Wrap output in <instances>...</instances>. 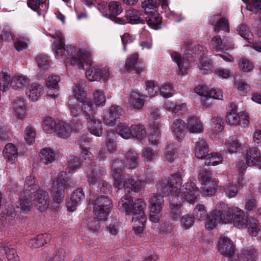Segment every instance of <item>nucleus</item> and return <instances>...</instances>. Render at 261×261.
<instances>
[{"instance_id": "54", "label": "nucleus", "mask_w": 261, "mask_h": 261, "mask_svg": "<svg viewBox=\"0 0 261 261\" xmlns=\"http://www.w3.org/2000/svg\"><path fill=\"white\" fill-rule=\"evenodd\" d=\"M36 135L35 128L31 125L28 126L25 129L24 135V138L26 142L29 145L34 143Z\"/></svg>"}, {"instance_id": "48", "label": "nucleus", "mask_w": 261, "mask_h": 261, "mask_svg": "<svg viewBox=\"0 0 261 261\" xmlns=\"http://www.w3.org/2000/svg\"><path fill=\"white\" fill-rule=\"evenodd\" d=\"M205 164L208 166H216L222 161V156L218 153H211L205 157Z\"/></svg>"}, {"instance_id": "21", "label": "nucleus", "mask_w": 261, "mask_h": 261, "mask_svg": "<svg viewBox=\"0 0 261 261\" xmlns=\"http://www.w3.org/2000/svg\"><path fill=\"white\" fill-rule=\"evenodd\" d=\"M211 47L217 51H224L229 50L233 48V44L231 39H225L222 40L221 38L216 36L214 37L211 40Z\"/></svg>"}, {"instance_id": "59", "label": "nucleus", "mask_w": 261, "mask_h": 261, "mask_svg": "<svg viewBox=\"0 0 261 261\" xmlns=\"http://www.w3.org/2000/svg\"><path fill=\"white\" fill-rule=\"evenodd\" d=\"M145 90L148 96L153 97L157 94L159 88L154 81H150L146 82Z\"/></svg>"}, {"instance_id": "42", "label": "nucleus", "mask_w": 261, "mask_h": 261, "mask_svg": "<svg viewBox=\"0 0 261 261\" xmlns=\"http://www.w3.org/2000/svg\"><path fill=\"white\" fill-rule=\"evenodd\" d=\"M116 131L123 139L132 138V125L129 127L126 124L120 123L117 125Z\"/></svg>"}, {"instance_id": "7", "label": "nucleus", "mask_w": 261, "mask_h": 261, "mask_svg": "<svg viewBox=\"0 0 261 261\" xmlns=\"http://www.w3.org/2000/svg\"><path fill=\"white\" fill-rule=\"evenodd\" d=\"M161 3L164 8L167 6V0H143L141 7L143 9L148 25L154 30L162 28V18L158 12V7Z\"/></svg>"}, {"instance_id": "2", "label": "nucleus", "mask_w": 261, "mask_h": 261, "mask_svg": "<svg viewBox=\"0 0 261 261\" xmlns=\"http://www.w3.org/2000/svg\"><path fill=\"white\" fill-rule=\"evenodd\" d=\"M250 220L243 210L237 206L226 208L225 204L221 202L217 203L216 210L207 216L206 227L212 229L221 223H231L239 229L244 228Z\"/></svg>"}, {"instance_id": "45", "label": "nucleus", "mask_w": 261, "mask_h": 261, "mask_svg": "<svg viewBox=\"0 0 261 261\" xmlns=\"http://www.w3.org/2000/svg\"><path fill=\"white\" fill-rule=\"evenodd\" d=\"M58 123L52 118L46 117L44 118L42 123L43 130L47 134H51L56 132Z\"/></svg>"}, {"instance_id": "64", "label": "nucleus", "mask_w": 261, "mask_h": 261, "mask_svg": "<svg viewBox=\"0 0 261 261\" xmlns=\"http://www.w3.org/2000/svg\"><path fill=\"white\" fill-rule=\"evenodd\" d=\"M160 94L165 98H169L172 96L173 88L170 83H164L160 87Z\"/></svg>"}, {"instance_id": "38", "label": "nucleus", "mask_w": 261, "mask_h": 261, "mask_svg": "<svg viewBox=\"0 0 261 261\" xmlns=\"http://www.w3.org/2000/svg\"><path fill=\"white\" fill-rule=\"evenodd\" d=\"M125 17L126 18V22L131 24L143 23V20L141 17V14L137 10L129 9Z\"/></svg>"}, {"instance_id": "56", "label": "nucleus", "mask_w": 261, "mask_h": 261, "mask_svg": "<svg viewBox=\"0 0 261 261\" xmlns=\"http://www.w3.org/2000/svg\"><path fill=\"white\" fill-rule=\"evenodd\" d=\"M239 69L244 72H251L254 67L253 63L246 58H242L240 60L238 64Z\"/></svg>"}, {"instance_id": "37", "label": "nucleus", "mask_w": 261, "mask_h": 261, "mask_svg": "<svg viewBox=\"0 0 261 261\" xmlns=\"http://www.w3.org/2000/svg\"><path fill=\"white\" fill-rule=\"evenodd\" d=\"M13 115L19 119H22L26 112V108L21 99L16 100L13 103Z\"/></svg>"}, {"instance_id": "12", "label": "nucleus", "mask_w": 261, "mask_h": 261, "mask_svg": "<svg viewBox=\"0 0 261 261\" xmlns=\"http://www.w3.org/2000/svg\"><path fill=\"white\" fill-rule=\"evenodd\" d=\"M2 82L3 83V90H5L8 88L11 83L12 88L15 90L20 89L26 86L28 83V79L22 74H15L10 79V75L7 72L2 71Z\"/></svg>"}, {"instance_id": "26", "label": "nucleus", "mask_w": 261, "mask_h": 261, "mask_svg": "<svg viewBox=\"0 0 261 261\" xmlns=\"http://www.w3.org/2000/svg\"><path fill=\"white\" fill-rule=\"evenodd\" d=\"M239 177L236 184L229 182L224 187L225 194L229 198L235 197L238 192V188H242L245 184V181L242 176H241L240 172H239Z\"/></svg>"}, {"instance_id": "33", "label": "nucleus", "mask_w": 261, "mask_h": 261, "mask_svg": "<svg viewBox=\"0 0 261 261\" xmlns=\"http://www.w3.org/2000/svg\"><path fill=\"white\" fill-rule=\"evenodd\" d=\"M57 156L55 150L49 147L42 149L39 155L41 162L45 164L53 163L56 159Z\"/></svg>"}, {"instance_id": "18", "label": "nucleus", "mask_w": 261, "mask_h": 261, "mask_svg": "<svg viewBox=\"0 0 261 261\" xmlns=\"http://www.w3.org/2000/svg\"><path fill=\"white\" fill-rule=\"evenodd\" d=\"M122 111L118 106H112L103 112V120L107 125L113 126L119 118Z\"/></svg>"}, {"instance_id": "32", "label": "nucleus", "mask_w": 261, "mask_h": 261, "mask_svg": "<svg viewBox=\"0 0 261 261\" xmlns=\"http://www.w3.org/2000/svg\"><path fill=\"white\" fill-rule=\"evenodd\" d=\"M3 154L4 158L7 160L8 162L10 163H13L17 159V149L14 144L8 143L6 145L3 150Z\"/></svg>"}, {"instance_id": "11", "label": "nucleus", "mask_w": 261, "mask_h": 261, "mask_svg": "<svg viewBox=\"0 0 261 261\" xmlns=\"http://www.w3.org/2000/svg\"><path fill=\"white\" fill-rule=\"evenodd\" d=\"M106 97L105 93L101 90H95L93 93L92 99H87L82 105V111L96 113L98 107L105 106Z\"/></svg>"}, {"instance_id": "10", "label": "nucleus", "mask_w": 261, "mask_h": 261, "mask_svg": "<svg viewBox=\"0 0 261 261\" xmlns=\"http://www.w3.org/2000/svg\"><path fill=\"white\" fill-rule=\"evenodd\" d=\"M112 208V203L109 196H97L93 203L95 215L99 220L105 221Z\"/></svg>"}, {"instance_id": "4", "label": "nucleus", "mask_w": 261, "mask_h": 261, "mask_svg": "<svg viewBox=\"0 0 261 261\" xmlns=\"http://www.w3.org/2000/svg\"><path fill=\"white\" fill-rule=\"evenodd\" d=\"M146 207L144 200L137 199L134 201L133 198L128 195L122 196L118 202V207L121 211L126 215H132L133 229L137 234L144 231L146 221Z\"/></svg>"}, {"instance_id": "58", "label": "nucleus", "mask_w": 261, "mask_h": 261, "mask_svg": "<svg viewBox=\"0 0 261 261\" xmlns=\"http://www.w3.org/2000/svg\"><path fill=\"white\" fill-rule=\"evenodd\" d=\"M247 225L248 226V232L251 236L256 237L258 234L260 228L257 220L253 219H250Z\"/></svg>"}, {"instance_id": "36", "label": "nucleus", "mask_w": 261, "mask_h": 261, "mask_svg": "<svg viewBox=\"0 0 261 261\" xmlns=\"http://www.w3.org/2000/svg\"><path fill=\"white\" fill-rule=\"evenodd\" d=\"M139 163L138 153L133 150H128L126 154L125 165L128 168H135Z\"/></svg>"}, {"instance_id": "40", "label": "nucleus", "mask_w": 261, "mask_h": 261, "mask_svg": "<svg viewBox=\"0 0 261 261\" xmlns=\"http://www.w3.org/2000/svg\"><path fill=\"white\" fill-rule=\"evenodd\" d=\"M132 138L142 140L146 137L147 133L145 127L141 124L132 125Z\"/></svg>"}, {"instance_id": "30", "label": "nucleus", "mask_w": 261, "mask_h": 261, "mask_svg": "<svg viewBox=\"0 0 261 261\" xmlns=\"http://www.w3.org/2000/svg\"><path fill=\"white\" fill-rule=\"evenodd\" d=\"M50 235L48 233L39 234L31 239L29 241L28 245L32 249H37L44 246L50 241Z\"/></svg>"}, {"instance_id": "24", "label": "nucleus", "mask_w": 261, "mask_h": 261, "mask_svg": "<svg viewBox=\"0 0 261 261\" xmlns=\"http://www.w3.org/2000/svg\"><path fill=\"white\" fill-rule=\"evenodd\" d=\"M159 184V182L156 186V189H158ZM157 193L156 194H152L151 195L148 207L150 211L161 212L164 205L163 196L166 195L159 193L158 189H157Z\"/></svg>"}, {"instance_id": "39", "label": "nucleus", "mask_w": 261, "mask_h": 261, "mask_svg": "<svg viewBox=\"0 0 261 261\" xmlns=\"http://www.w3.org/2000/svg\"><path fill=\"white\" fill-rule=\"evenodd\" d=\"M85 85L83 82L76 83L73 86V93L75 98L82 103V105L87 99L84 90Z\"/></svg>"}, {"instance_id": "19", "label": "nucleus", "mask_w": 261, "mask_h": 261, "mask_svg": "<svg viewBox=\"0 0 261 261\" xmlns=\"http://www.w3.org/2000/svg\"><path fill=\"white\" fill-rule=\"evenodd\" d=\"M126 70L130 73H140L143 71L144 65L139 62V55L134 53L127 58L125 64Z\"/></svg>"}, {"instance_id": "34", "label": "nucleus", "mask_w": 261, "mask_h": 261, "mask_svg": "<svg viewBox=\"0 0 261 261\" xmlns=\"http://www.w3.org/2000/svg\"><path fill=\"white\" fill-rule=\"evenodd\" d=\"M194 151L195 156L197 158L204 159L208 154V148L206 143L202 140L198 141L195 143Z\"/></svg>"}, {"instance_id": "5", "label": "nucleus", "mask_w": 261, "mask_h": 261, "mask_svg": "<svg viewBox=\"0 0 261 261\" xmlns=\"http://www.w3.org/2000/svg\"><path fill=\"white\" fill-rule=\"evenodd\" d=\"M123 163L119 161L114 162L112 164V175L114 178L115 187L118 189L123 187L127 193L131 191L139 192L144 187L146 182L142 180H135L131 178H127L124 180L122 169Z\"/></svg>"}, {"instance_id": "28", "label": "nucleus", "mask_w": 261, "mask_h": 261, "mask_svg": "<svg viewBox=\"0 0 261 261\" xmlns=\"http://www.w3.org/2000/svg\"><path fill=\"white\" fill-rule=\"evenodd\" d=\"M85 195L83 190L78 189L72 195L70 200L67 202V210L69 212L74 211L77 206L81 204V201L84 198Z\"/></svg>"}, {"instance_id": "17", "label": "nucleus", "mask_w": 261, "mask_h": 261, "mask_svg": "<svg viewBox=\"0 0 261 261\" xmlns=\"http://www.w3.org/2000/svg\"><path fill=\"white\" fill-rule=\"evenodd\" d=\"M219 251L223 255L232 257L231 261H241L240 257H232L234 253V247L232 242L226 237H222L219 242Z\"/></svg>"}, {"instance_id": "22", "label": "nucleus", "mask_w": 261, "mask_h": 261, "mask_svg": "<svg viewBox=\"0 0 261 261\" xmlns=\"http://www.w3.org/2000/svg\"><path fill=\"white\" fill-rule=\"evenodd\" d=\"M185 122L181 119H176L174 120L170 126L173 136L178 141H181L185 137L186 130Z\"/></svg>"}, {"instance_id": "3", "label": "nucleus", "mask_w": 261, "mask_h": 261, "mask_svg": "<svg viewBox=\"0 0 261 261\" xmlns=\"http://www.w3.org/2000/svg\"><path fill=\"white\" fill-rule=\"evenodd\" d=\"M49 36L56 40L54 47L56 58L64 63H69L76 65L79 68H84V63H90L91 50L88 47H83L76 51L73 46L65 47L64 37L63 34L59 31Z\"/></svg>"}, {"instance_id": "29", "label": "nucleus", "mask_w": 261, "mask_h": 261, "mask_svg": "<svg viewBox=\"0 0 261 261\" xmlns=\"http://www.w3.org/2000/svg\"><path fill=\"white\" fill-rule=\"evenodd\" d=\"M164 108L168 111L176 116L186 114L188 111L187 106L185 103L175 104L173 102L168 101L164 104Z\"/></svg>"}, {"instance_id": "55", "label": "nucleus", "mask_w": 261, "mask_h": 261, "mask_svg": "<svg viewBox=\"0 0 261 261\" xmlns=\"http://www.w3.org/2000/svg\"><path fill=\"white\" fill-rule=\"evenodd\" d=\"M38 187L36 185V180L33 175L27 176L24 185V189L29 192H33L37 190Z\"/></svg>"}, {"instance_id": "52", "label": "nucleus", "mask_w": 261, "mask_h": 261, "mask_svg": "<svg viewBox=\"0 0 261 261\" xmlns=\"http://www.w3.org/2000/svg\"><path fill=\"white\" fill-rule=\"evenodd\" d=\"M194 219L202 220L207 215V211L204 206L202 204H197L193 210Z\"/></svg>"}, {"instance_id": "35", "label": "nucleus", "mask_w": 261, "mask_h": 261, "mask_svg": "<svg viewBox=\"0 0 261 261\" xmlns=\"http://www.w3.org/2000/svg\"><path fill=\"white\" fill-rule=\"evenodd\" d=\"M55 133L60 138L63 139L67 138L71 133V128L69 126V123H66L63 121H59L57 125Z\"/></svg>"}, {"instance_id": "47", "label": "nucleus", "mask_w": 261, "mask_h": 261, "mask_svg": "<svg viewBox=\"0 0 261 261\" xmlns=\"http://www.w3.org/2000/svg\"><path fill=\"white\" fill-rule=\"evenodd\" d=\"M194 223V217L190 214H185L180 218V226L184 230L189 229Z\"/></svg>"}, {"instance_id": "46", "label": "nucleus", "mask_w": 261, "mask_h": 261, "mask_svg": "<svg viewBox=\"0 0 261 261\" xmlns=\"http://www.w3.org/2000/svg\"><path fill=\"white\" fill-rule=\"evenodd\" d=\"M226 146L229 153H233L237 151L241 144L237 137L231 136L226 141Z\"/></svg>"}, {"instance_id": "23", "label": "nucleus", "mask_w": 261, "mask_h": 261, "mask_svg": "<svg viewBox=\"0 0 261 261\" xmlns=\"http://www.w3.org/2000/svg\"><path fill=\"white\" fill-rule=\"evenodd\" d=\"M194 91L196 94L201 96L202 98L210 96L215 99H222V92L220 89H209L206 86L198 85L195 87Z\"/></svg>"}, {"instance_id": "25", "label": "nucleus", "mask_w": 261, "mask_h": 261, "mask_svg": "<svg viewBox=\"0 0 261 261\" xmlns=\"http://www.w3.org/2000/svg\"><path fill=\"white\" fill-rule=\"evenodd\" d=\"M186 124L187 130L190 134H200L203 132V123L197 117H189Z\"/></svg>"}, {"instance_id": "51", "label": "nucleus", "mask_w": 261, "mask_h": 261, "mask_svg": "<svg viewBox=\"0 0 261 261\" xmlns=\"http://www.w3.org/2000/svg\"><path fill=\"white\" fill-rule=\"evenodd\" d=\"M158 154L156 150L149 147L143 149L142 151V158L145 162H151L154 160Z\"/></svg>"}, {"instance_id": "9", "label": "nucleus", "mask_w": 261, "mask_h": 261, "mask_svg": "<svg viewBox=\"0 0 261 261\" xmlns=\"http://www.w3.org/2000/svg\"><path fill=\"white\" fill-rule=\"evenodd\" d=\"M246 162L243 161H239L236 163V168L238 172H240L241 176L244 175L246 170L247 165L249 166H256L261 168V153L256 148H250L247 151L246 156Z\"/></svg>"}, {"instance_id": "60", "label": "nucleus", "mask_w": 261, "mask_h": 261, "mask_svg": "<svg viewBox=\"0 0 261 261\" xmlns=\"http://www.w3.org/2000/svg\"><path fill=\"white\" fill-rule=\"evenodd\" d=\"M226 122L230 125H237L239 122V113L235 109H231L227 113Z\"/></svg>"}, {"instance_id": "41", "label": "nucleus", "mask_w": 261, "mask_h": 261, "mask_svg": "<svg viewBox=\"0 0 261 261\" xmlns=\"http://www.w3.org/2000/svg\"><path fill=\"white\" fill-rule=\"evenodd\" d=\"M42 92L41 87L37 84H33L27 90L26 94L33 101L38 100Z\"/></svg>"}, {"instance_id": "20", "label": "nucleus", "mask_w": 261, "mask_h": 261, "mask_svg": "<svg viewBox=\"0 0 261 261\" xmlns=\"http://www.w3.org/2000/svg\"><path fill=\"white\" fill-rule=\"evenodd\" d=\"M170 56L172 60L177 65L178 74L180 75L187 74L190 66L189 60L176 51L171 52Z\"/></svg>"}, {"instance_id": "15", "label": "nucleus", "mask_w": 261, "mask_h": 261, "mask_svg": "<svg viewBox=\"0 0 261 261\" xmlns=\"http://www.w3.org/2000/svg\"><path fill=\"white\" fill-rule=\"evenodd\" d=\"M82 114L87 120L89 132L95 136L100 137L102 135V126L101 121L95 118L96 113L82 112Z\"/></svg>"}, {"instance_id": "57", "label": "nucleus", "mask_w": 261, "mask_h": 261, "mask_svg": "<svg viewBox=\"0 0 261 261\" xmlns=\"http://www.w3.org/2000/svg\"><path fill=\"white\" fill-rule=\"evenodd\" d=\"M211 129L214 134L221 132L223 129V120L219 117H215L212 118Z\"/></svg>"}, {"instance_id": "43", "label": "nucleus", "mask_w": 261, "mask_h": 261, "mask_svg": "<svg viewBox=\"0 0 261 261\" xmlns=\"http://www.w3.org/2000/svg\"><path fill=\"white\" fill-rule=\"evenodd\" d=\"M106 145L108 150L113 152L117 149L116 135L113 132L107 133L106 137Z\"/></svg>"}, {"instance_id": "63", "label": "nucleus", "mask_w": 261, "mask_h": 261, "mask_svg": "<svg viewBox=\"0 0 261 261\" xmlns=\"http://www.w3.org/2000/svg\"><path fill=\"white\" fill-rule=\"evenodd\" d=\"M214 30L217 32L220 30L228 32L229 29L227 20L223 17L220 18L214 25Z\"/></svg>"}, {"instance_id": "27", "label": "nucleus", "mask_w": 261, "mask_h": 261, "mask_svg": "<svg viewBox=\"0 0 261 261\" xmlns=\"http://www.w3.org/2000/svg\"><path fill=\"white\" fill-rule=\"evenodd\" d=\"M16 213L13 210H10L6 213L0 215V230H5L9 226L15 224Z\"/></svg>"}, {"instance_id": "50", "label": "nucleus", "mask_w": 261, "mask_h": 261, "mask_svg": "<svg viewBox=\"0 0 261 261\" xmlns=\"http://www.w3.org/2000/svg\"><path fill=\"white\" fill-rule=\"evenodd\" d=\"M237 31L239 34L249 42H251L252 40L253 35L247 25L244 24L240 25L237 28Z\"/></svg>"}, {"instance_id": "14", "label": "nucleus", "mask_w": 261, "mask_h": 261, "mask_svg": "<svg viewBox=\"0 0 261 261\" xmlns=\"http://www.w3.org/2000/svg\"><path fill=\"white\" fill-rule=\"evenodd\" d=\"M199 179L202 186L201 195L205 197L213 195L216 191L217 185L212 179L211 173L202 171L199 174Z\"/></svg>"}, {"instance_id": "61", "label": "nucleus", "mask_w": 261, "mask_h": 261, "mask_svg": "<svg viewBox=\"0 0 261 261\" xmlns=\"http://www.w3.org/2000/svg\"><path fill=\"white\" fill-rule=\"evenodd\" d=\"M247 4V9L256 13L261 10V0H242Z\"/></svg>"}, {"instance_id": "16", "label": "nucleus", "mask_w": 261, "mask_h": 261, "mask_svg": "<svg viewBox=\"0 0 261 261\" xmlns=\"http://www.w3.org/2000/svg\"><path fill=\"white\" fill-rule=\"evenodd\" d=\"M147 96L136 91L131 92L126 100V103L130 109L137 111L143 109Z\"/></svg>"}, {"instance_id": "44", "label": "nucleus", "mask_w": 261, "mask_h": 261, "mask_svg": "<svg viewBox=\"0 0 261 261\" xmlns=\"http://www.w3.org/2000/svg\"><path fill=\"white\" fill-rule=\"evenodd\" d=\"M161 113L158 108L152 110L149 116V125L150 128L161 127Z\"/></svg>"}, {"instance_id": "31", "label": "nucleus", "mask_w": 261, "mask_h": 261, "mask_svg": "<svg viewBox=\"0 0 261 261\" xmlns=\"http://www.w3.org/2000/svg\"><path fill=\"white\" fill-rule=\"evenodd\" d=\"M60 77L58 75H51L48 77L46 80V85L49 89L48 95L51 97L56 96V93L58 91V83L60 82Z\"/></svg>"}, {"instance_id": "1", "label": "nucleus", "mask_w": 261, "mask_h": 261, "mask_svg": "<svg viewBox=\"0 0 261 261\" xmlns=\"http://www.w3.org/2000/svg\"><path fill=\"white\" fill-rule=\"evenodd\" d=\"M181 184V175L176 173L168 179L160 181L158 187L159 193L169 195L170 215L173 218L179 217L181 202L187 201L193 204L199 194L198 188L194 182H187L182 187Z\"/></svg>"}, {"instance_id": "49", "label": "nucleus", "mask_w": 261, "mask_h": 261, "mask_svg": "<svg viewBox=\"0 0 261 261\" xmlns=\"http://www.w3.org/2000/svg\"><path fill=\"white\" fill-rule=\"evenodd\" d=\"M99 72L100 68L90 67L86 71V76L90 81H98L100 80Z\"/></svg>"}, {"instance_id": "53", "label": "nucleus", "mask_w": 261, "mask_h": 261, "mask_svg": "<svg viewBox=\"0 0 261 261\" xmlns=\"http://www.w3.org/2000/svg\"><path fill=\"white\" fill-rule=\"evenodd\" d=\"M242 261H255L256 251L253 248L244 249L241 254Z\"/></svg>"}, {"instance_id": "6", "label": "nucleus", "mask_w": 261, "mask_h": 261, "mask_svg": "<svg viewBox=\"0 0 261 261\" xmlns=\"http://www.w3.org/2000/svg\"><path fill=\"white\" fill-rule=\"evenodd\" d=\"M105 173V170L100 167L95 166L87 167V180L90 186L94 191L98 193L97 196H109L111 194L112 186L106 181L101 180L100 177Z\"/></svg>"}, {"instance_id": "13", "label": "nucleus", "mask_w": 261, "mask_h": 261, "mask_svg": "<svg viewBox=\"0 0 261 261\" xmlns=\"http://www.w3.org/2000/svg\"><path fill=\"white\" fill-rule=\"evenodd\" d=\"M30 198L32 204L40 211H45L49 207L50 204L48 193L43 189H38L32 192Z\"/></svg>"}, {"instance_id": "62", "label": "nucleus", "mask_w": 261, "mask_h": 261, "mask_svg": "<svg viewBox=\"0 0 261 261\" xmlns=\"http://www.w3.org/2000/svg\"><path fill=\"white\" fill-rule=\"evenodd\" d=\"M109 11L113 16L118 15L122 12L121 5L119 2L113 1L109 4Z\"/></svg>"}, {"instance_id": "8", "label": "nucleus", "mask_w": 261, "mask_h": 261, "mask_svg": "<svg viewBox=\"0 0 261 261\" xmlns=\"http://www.w3.org/2000/svg\"><path fill=\"white\" fill-rule=\"evenodd\" d=\"M68 185L69 178L67 172H60L50 190L51 197L55 202L59 204L62 202L65 196V190Z\"/></svg>"}]
</instances>
